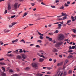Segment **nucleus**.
Masks as SVG:
<instances>
[{"mask_svg":"<svg viewBox=\"0 0 76 76\" xmlns=\"http://www.w3.org/2000/svg\"><path fill=\"white\" fill-rule=\"evenodd\" d=\"M6 13H7V10H5L4 12V14H6Z\"/></svg>","mask_w":76,"mask_h":76,"instance_id":"obj_37","label":"nucleus"},{"mask_svg":"<svg viewBox=\"0 0 76 76\" xmlns=\"http://www.w3.org/2000/svg\"><path fill=\"white\" fill-rule=\"evenodd\" d=\"M2 69V70H3V72H4L5 71H6V70L5 69V68L4 67H1Z\"/></svg>","mask_w":76,"mask_h":76,"instance_id":"obj_23","label":"nucleus"},{"mask_svg":"<svg viewBox=\"0 0 76 76\" xmlns=\"http://www.w3.org/2000/svg\"><path fill=\"white\" fill-rule=\"evenodd\" d=\"M49 35H54V33L53 32L50 33L49 34Z\"/></svg>","mask_w":76,"mask_h":76,"instance_id":"obj_29","label":"nucleus"},{"mask_svg":"<svg viewBox=\"0 0 76 76\" xmlns=\"http://www.w3.org/2000/svg\"><path fill=\"white\" fill-rule=\"evenodd\" d=\"M58 30H56L54 32V33L55 34H57V33H58Z\"/></svg>","mask_w":76,"mask_h":76,"instance_id":"obj_24","label":"nucleus"},{"mask_svg":"<svg viewBox=\"0 0 76 76\" xmlns=\"http://www.w3.org/2000/svg\"><path fill=\"white\" fill-rule=\"evenodd\" d=\"M29 69H30L29 67H27L24 68V70H29Z\"/></svg>","mask_w":76,"mask_h":76,"instance_id":"obj_18","label":"nucleus"},{"mask_svg":"<svg viewBox=\"0 0 76 76\" xmlns=\"http://www.w3.org/2000/svg\"><path fill=\"white\" fill-rule=\"evenodd\" d=\"M72 73V70H69L68 72L69 74H70V73Z\"/></svg>","mask_w":76,"mask_h":76,"instance_id":"obj_30","label":"nucleus"},{"mask_svg":"<svg viewBox=\"0 0 76 76\" xmlns=\"http://www.w3.org/2000/svg\"><path fill=\"white\" fill-rule=\"evenodd\" d=\"M52 51L55 53H57V52H58V50L56 48H54L53 49Z\"/></svg>","mask_w":76,"mask_h":76,"instance_id":"obj_7","label":"nucleus"},{"mask_svg":"<svg viewBox=\"0 0 76 76\" xmlns=\"http://www.w3.org/2000/svg\"><path fill=\"white\" fill-rule=\"evenodd\" d=\"M11 31V30H9L8 29L6 30V29H4L3 31V32H4V33H7L8 32H9L10 31Z\"/></svg>","mask_w":76,"mask_h":76,"instance_id":"obj_4","label":"nucleus"},{"mask_svg":"<svg viewBox=\"0 0 76 76\" xmlns=\"http://www.w3.org/2000/svg\"><path fill=\"white\" fill-rule=\"evenodd\" d=\"M66 75H67V73H66V72H64V73L63 74V76H66Z\"/></svg>","mask_w":76,"mask_h":76,"instance_id":"obj_32","label":"nucleus"},{"mask_svg":"<svg viewBox=\"0 0 76 76\" xmlns=\"http://www.w3.org/2000/svg\"><path fill=\"white\" fill-rule=\"evenodd\" d=\"M44 52L42 50H40L39 51V53H44Z\"/></svg>","mask_w":76,"mask_h":76,"instance_id":"obj_42","label":"nucleus"},{"mask_svg":"<svg viewBox=\"0 0 76 76\" xmlns=\"http://www.w3.org/2000/svg\"><path fill=\"white\" fill-rule=\"evenodd\" d=\"M31 4L32 6H34L35 5V4H34V3H31Z\"/></svg>","mask_w":76,"mask_h":76,"instance_id":"obj_51","label":"nucleus"},{"mask_svg":"<svg viewBox=\"0 0 76 76\" xmlns=\"http://www.w3.org/2000/svg\"><path fill=\"white\" fill-rule=\"evenodd\" d=\"M8 45V44L7 43L5 44H4V46H6V45Z\"/></svg>","mask_w":76,"mask_h":76,"instance_id":"obj_58","label":"nucleus"},{"mask_svg":"<svg viewBox=\"0 0 76 76\" xmlns=\"http://www.w3.org/2000/svg\"><path fill=\"white\" fill-rule=\"evenodd\" d=\"M17 58L18 60H21L22 58V56L19 55L17 56Z\"/></svg>","mask_w":76,"mask_h":76,"instance_id":"obj_5","label":"nucleus"},{"mask_svg":"<svg viewBox=\"0 0 76 76\" xmlns=\"http://www.w3.org/2000/svg\"><path fill=\"white\" fill-rule=\"evenodd\" d=\"M25 75H26L27 76H30V74H25Z\"/></svg>","mask_w":76,"mask_h":76,"instance_id":"obj_56","label":"nucleus"},{"mask_svg":"<svg viewBox=\"0 0 76 76\" xmlns=\"http://www.w3.org/2000/svg\"><path fill=\"white\" fill-rule=\"evenodd\" d=\"M74 33H76V29L75 28H72L71 29Z\"/></svg>","mask_w":76,"mask_h":76,"instance_id":"obj_14","label":"nucleus"},{"mask_svg":"<svg viewBox=\"0 0 76 76\" xmlns=\"http://www.w3.org/2000/svg\"><path fill=\"white\" fill-rule=\"evenodd\" d=\"M39 56L41 57H43V58H45V57L42 55H39Z\"/></svg>","mask_w":76,"mask_h":76,"instance_id":"obj_27","label":"nucleus"},{"mask_svg":"<svg viewBox=\"0 0 76 76\" xmlns=\"http://www.w3.org/2000/svg\"><path fill=\"white\" fill-rule=\"evenodd\" d=\"M22 49H21L19 51L20 53H22Z\"/></svg>","mask_w":76,"mask_h":76,"instance_id":"obj_53","label":"nucleus"},{"mask_svg":"<svg viewBox=\"0 0 76 76\" xmlns=\"http://www.w3.org/2000/svg\"><path fill=\"white\" fill-rule=\"evenodd\" d=\"M71 20H68L67 21V22L66 23V24H68V23H70L71 22Z\"/></svg>","mask_w":76,"mask_h":76,"instance_id":"obj_25","label":"nucleus"},{"mask_svg":"<svg viewBox=\"0 0 76 76\" xmlns=\"http://www.w3.org/2000/svg\"><path fill=\"white\" fill-rule=\"evenodd\" d=\"M22 58H23V59H25L26 58V55L25 54L22 55Z\"/></svg>","mask_w":76,"mask_h":76,"instance_id":"obj_15","label":"nucleus"},{"mask_svg":"<svg viewBox=\"0 0 76 76\" xmlns=\"http://www.w3.org/2000/svg\"><path fill=\"white\" fill-rule=\"evenodd\" d=\"M38 66V62H36L32 64V66L34 67H37Z\"/></svg>","mask_w":76,"mask_h":76,"instance_id":"obj_3","label":"nucleus"},{"mask_svg":"<svg viewBox=\"0 0 76 76\" xmlns=\"http://www.w3.org/2000/svg\"><path fill=\"white\" fill-rule=\"evenodd\" d=\"M13 70L12 69H10L9 71V72H10V73H13Z\"/></svg>","mask_w":76,"mask_h":76,"instance_id":"obj_28","label":"nucleus"},{"mask_svg":"<svg viewBox=\"0 0 76 76\" xmlns=\"http://www.w3.org/2000/svg\"><path fill=\"white\" fill-rule=\"evenodd\" d=\"M16 23H17V22L12 23V25H13V26L14 25H16Z\"/></svg>","mask_w":76,"mask_h":76,"instance_id":"obj_31","label":"nucleus"},{"mask_svg":"<svg viewBox=\"0 0 76 76\" xmlns=\"http://www.w3.org/2000/svg\"><path fill=\"white\" fill-rule=\"evenodd\" d=\"M59 9H64V6H62L61 7H60Z\"/></svg>","mask_w":76,"mask_h":76,"instance_id":"obj_33","label":"nucleus"},{"mask_svg":"<svg viewBox=\"0 0 76 76\" xmlns=\"http://www.w3.org/2000/svg\"><path fill=\"white\" fill-rule=\"evenodd\" d=\"M40 74V73H37L36 74V76H39Z\"/></svg>","mask_w":76,"mask_h":76,"instance_id":"obj_50","label":"nucleus"},{"mask_svg":"<svg viewBox=\"0 0 76 76\" xmlns=\"http://www.w3.org/2000/svg\"><path fill=\"white\" fill-rule=\"evenodd\" d=\"M68 60H65L64 64H66L68 63Z\"/></svg>","mask_w":76,"mask_h":76,"instance_id":"obj_26","label":"nucleus"},{"mask_svg":"<svg viewBox=\"0 0 76 76\" xmlns=\"http://www.w3.org/2000/svg\"><path fill=\"white\" fill-rule=\"evenodd\" d=\"M12 76H19V75L18 74H13L12 75Z\"/></svg>","mask_w":76,"mask_h":76,"instance_id":"obj_19","label":"nucleus"},{"mask_svg":"<svg viewBox=\"0 0 76 76\" xmlns=\"http://www.w3.org/2000/svg\"><path fill=\"white\" fill-rule=\"evenodd\" d=\"M43 75L42 74L40 73L39 76H42Z\"/></svg>","mask_w":76,"mask_h":76,"instance_id":"obj_64","label":"nucleus"},{"mask_svg":"<svg viewBox=\"0 0 76 76\" xmlns=\"http://www.w3.org/2000/svg\"><path fill=\"white\" fill-rule=\"evenodd\" d=\"M1 76H6V74L3 72H2L1 73Z\"/></svg>","mask_w":76,"mask_h":76,"instance_id":"obj_12","label":"nucleus"},{"mask_svg":"<svg viewBox=\"0 0 76 76\" xmlns=\"http://www.w3.org/2000/svg\"><path fill=\"white\" fill-rule=\"evenodd\" d=\"M18 41V39H17L15 40H14L12 41V43H14V42H17Z\"/></svg>","mask_w":76,"mask_h":76,"instance_id":"obj_13","label":"nucleus"},{"mask_svg":"<svg viewBox=\"0 0 76 76\" xmlns=\"http://www.w3.org/2000/svg\"><path fill=\"white\" fill-rule=\"evenodd\" d=\"M63 18L64 19H67V16H66L63 17Z\"/></svg>","mask_w":76,"mask_h":76,"instance_id":"obj_40","label":"nucleus"},{"mask_svg":"<svg viewBox=\"0 0 76 76\" xmlns=\"http://www.w3.org/2000/svg\"><path fill=\"white\" fill-rule=\"evenodd\" d=\"M45 76H51V75H45Z\"/></svg>","mask_w":76,"mask_h":76,"instance_id":"obj_62","label":"nucleus"},{"mask_svg":"<svg viewBox=\"0 0 76 76\" xmlns=\"http://www.w3.org/2000/svg\"><path fill=\"white\" fill-rule=\"evenodd\" d=\"M49 40L50 41H52L53 40V39L50 37Z\"/></svg>","mask_w":76,"mask_h":76,"instance_id":"obj_35","label":"nucleus"},{"mask_svg":"<svg viewBox=\"0 0 76 76\" xmlns=\"http://www.w3.org/2000/svg\"><path fill=\"white\" fill-rule=\"evenodd\" d=\"M24 15V16H26L27 15V12H25L24 14H23Z\"/></svg>","mask_w":76,"mask_h":76,"instance_id":"obj_38","label":"nucleus"},{"mask_svg":"<svg viewBox=\"0 0 76 76\" xmlns=\"http://www.w3.org/2000/svg\"><path fill=\"white\" fill-rule=\"evenodd\" d=\"M63 62H61L60 63H58L57 64V66H61V65H63Z\"/></svg>","mask_w":76,"mask_h":76,"instance_id":"obj_9","label":"nucleus"},{"mask_svg":"<svg viewBox=\"0 0 76 76\" xmlns=\"http://www.w3.org/2000/svg\"><path fill=\"white\" fill-rule=\"evenodd\" d=\"M36 48H40V46H39L38 45H37L36 46Z\"/></svg>","mask_w":76,"mask_h":76,"instance_id":"obj_44","label":"nucleus"},{"mask_svg":"<svg viewBox=\"0 0 76 76\" xmlns=\"http://www.w3.org/2000/svg\"><path fill=\"white\" fill-rule=\"evenodd\" d=\"M65 38V36L63 34H59L58 35L57 37V39L60 41H63L64 40V39Z\"/></svg>","mask_w":76,"mask_h":76,"instance_id":"obj_1","label":"nucleus"},{"mask_svg":"<svg viewBox=\"0 0 76 76\" xmlns=\"http://www.w3.org/2000/svg\"><path fill=\"white\" fill-rule=\"evenodd\" d=\"M21 34V33H20L18 34V35L17 36V37H19V35H20V34Z\"/></svg>","mask_w":76,"mask_h":76,"instance_id":"obj_59","label":"nucleus"},{"mask_svg":"<svg viewBox=\"0 0 76 76\" xmlns=\"http://www.w3.org/2000/svg\"><path fill=\"white\" fill-rule=\"evenodd\" d=\"M73 52V50H69L68 51V53H72Z\"/></svg>","mask_w":76,"mask_h":76,"instance_id":"obj_45","label":"nucleus"},{"mask_svg":"<svg viewBox=\"0 0 76 76\" xmlns=\"http://www.w3.org/2000/svg\"><path fill=\"white\" fill-rule=\"evenodd\" d=\"M64 22L63 21H62V22H57L55 23H54V25H56V24H58L59 23H61V24L62 25H63V23H64Z\"/></svg>","mask_w":76,"mask_h":76,"instance_id":"obj_8","label":"nucleus"},{"mask_svg":"<svg viewBox=\"0 0 76 76\" xmlns=\"http://www.w3.org/2000/svg\"><path fill=\"white\" fill-rule=\"evenodd\" d=\"M18 51H19V50H16L15 51H14V52L17 54H19L18 53Z\"/></svg>","mask_w":76,"mask_h":76,"instance_id":"obj_22","label":"nucleus"},{"mask_svg":"<svg viewBox=\"0 0 76 76\" xmlns=\"http://www.w3.org/2000/svg\"><path fill=\"white\" fill-rule=\"evenodd\" d=\"M50 7H52V8H53V9H54V8H56V7L54 6L51 5L50 6Z\"/></svg>","mask_w":76,"mask_h":76,"instance_id":"obj_36","label":"nucleus"},{"mask_svg":"<svg viewBox=\"0 0 76 76\" xmlns=\"http://www.w3.org/2000/svg\"><path fill=\"white\" fill-rule=\"evenodd\" d=\"M0 64L3 66H5V65H6V63L4 62H0Z\"/></svg>","mask_w":76,"mask_h":76,"instance_id":"obj_16","label":"nucleus"},{"mask_svg":"<svg viewBox=\"0 0 76 76\" xmlns=\"http://www.w3.org/2000/svg\"><path fill=\"white\" fill-rule=\"evenodd\" d=\"M52 42L53 43H56V42L55 40H53L52 41Z\"/></svg>","mask_w":76,"mask_h":76,"instance_id":"obj_39","label":"nucleus"},{"mask_svg":"<svg viewBox=\"0 0 76 76\" xmlns=\"http://www.w3.org/2000/svg\"><path fill=\"white\" fill-rule=\"evenodd\" d=\"M61 14L62 16H66V14L64 13L63 12H62Z\"/></svg>","mask_w":76,"mask_h":76,"instance_id":"obj_43","label":"nucleus"},{"mask_svg":"<svg viewBox=\"0 0 76 76\" xmlns=\"http://www.w3.org/2000/svg\"><path fill=\"white\" fill-rule=\"evenodd\" d=\"M64 6H66V7H67V6H69V5L67 4V3H66L64 4Z\"/></svg>","mask_w":76,"mask_h":76,"instance_id":"obj_34","label":"nucleus"},{"mask_svg":"<svg viewBox=\"0 0 76 76\" xmlns=\"http://www.w3.org/2000/svg\"><path fill=\"white\" fill-rule=\"evenodd\" d=\"M18 3H16L12 7L13 10H16L18 9Z\"/></svg>","mask_w":76,"mask_h":76,"instance_id":"obj_2","label":"nucleus"},{"mask_svg":"<svg viewBox=\"0 0 76 76\" xmlns=\"http://www.w3.org/2000/svg\"><path fill=\"white\" fill-rule=\"evenodd\" d=\"M38 33L39 35H41V33H40L39 32H38Z\"/></svg>","mask_w":76,"mask_h":76,"instance_id":"obj_57","label":"nucleus"},{"mask_svg":"<svg viewBox=\"0 0 76 76\" xmlns=\"http://www.w3.org/2000/svg\"><path fill=\"white\" fill-rule=\"evenodd\" d=\"M49 61H52V59L51 58H50L49 60Z\"/></svg>","mask_w":76,"mask_h":76,"instance_id":"obj_60","label":"nucleus"},{"mask_svg":"<svg viewBox=\"0 0 76 76\" xmlns=\"http://www.w3.org/2000/svg\"><path fill=\"white\" fill-rule=\"evenodd\" d=\"M44 60V58H40L39 59V61L40 62H43V61Z\"/></svg>","mask_w":76,"mask_h":76,"instance_id":"obj_10","label":"nucleus"},{"mask_svg":"<svg viewBox=\"0 0 76 76\" xmlns=\"http://www.w3.org/2000/svg\"><path fill=\"white\" fill-rule=\"evenodd\" d=\"M12 53V51H10L8 52L7 54H9V53Z\"/></svg>","mask_w":76,"mask_h":76,"instance_id":"obj_63","label":"nucleus"},{"mask_svg":"<svg viewBox=\"0 0 76 76\" xmlns=\"http://www.w3.org/2000/svg\"><path fill=\"white\" fill-rule=\"evenodd\" d=\"M7 9L8 10H11V6H10V4H8Z\"/></svg>","mask_w":76,"mask_h":76,"instance_id":"obj_11","label":"nucleus"},{"mask_svg":"<svg viewBox=\"0 0 76 76\" xmlns=\"http://www.w3.org/2000/svg\"><path fill=\"white\" fill-rule=\"evenodd\" d=\"M58 27L57 28V29H60L61 28V26L62 25H61V24H59L58 25Z\"/></svg>","mask_w":76,"mask_h":76,"instance_id":"obj_6","label":"nucleus"},{"mask_svg":"<svg viewBox=\"0 0 76 76\" xmlns=\"http://www.w3.org/2000/svg\"><path fill=\"white\" fill-rule=\"evenodd\" d=\"M74 70H76V66H75L74 67Z\"/></svg>","mask_w":76,"mask_h":76,"instance_id":"obj_52","label":"nucleus"},{"mask_svg":"<svg viewBox=\"0 0 76 76\" xmlns=\"http://www.w3.org/2000/svg\"><path fill=\"white\" fill-rule=\"evenodd\" d=\"M43 35H44V34H42L40 36V38L41 39H43V37H42Z\"/></svg>","mask_w":76,"mask_h":76,"instance_id":"obj_17","label":"nucleus"},{"mask_svg":"<svg viewBox=\"0 0 76 76\" xmlns=\"http://www.w3.org/2000/svg\"><path fill=\"white\" fill-rule=\"evenodd\" d=\"M73 56L72 55H69L67 57V58L69 59L72 58V57H73Z\"/></svg>","mask_w":76,"mask_h":76,"instance_id":"obj_20","label":"nucleus"},{"mask_svg":"<svg viewBox=\"0 0 76 76\" xmlns=\"http://www.w3.org/2000/svg\"><path fill=\"white\" fill-rule=\"evenodd\" d=\"M37 42H39V43H41V42H42V41L41 40H38L37 41Z\"/></svg>","mask_w":76,"mask_h":76,"instance_id":"obj_41","label":"nucleus"},{"mask_svg":"<svg viewBox=\"0 0 76 76\" xmlns=\"http://www.w3.org/2000/svg\"><path fill=\"white\" fill-rule=\"evenodd\" d=\"M47 69H48V70H50V67H47Z\"/></svg>","mask_w":76,"mask_h":76,"instance_id":"obj_61","label":"nucleus"},{"mask_svg":"<svg viewBox=\"0 0 76 76\" xmlns=\"http://www.w3.org/2000/svg\"><path fill=\"white\" fill-rule=\"evenodd\" d=\"M51 72H47V74H51Z\"/></svg>","mask_w":76,"mask_h":76,"instance_id":"obj_49","label":"nucleus"},{"mask_svg":"<svg viewBox=\"0 0 76 76\" xmlns=\"http://www.w3.org/2000/svg\"><path fill=\"white\" fill-rule=\"evenodd\" d=\"M45 19V18H38V20H40V19Z\"/></svg>","mask_w":76,"mask_h":76,"instance_id":"obj_47","label":"nucleus"},{"mask_svg":"<svg viewBox=\"0 0 76 76\" xmlns=\"http://www.w3.org/2000/svg\"><path fill=\"white\" fill-rule=\"evenodd\" d=\"M71 18H72V22H74V21H75V20H76L75 18L73 16H72L71 17Z\"/></svg>","mask_w":76,"mask_h":76,"instance_id":"obj_21","label":"nucleus"},{"mask_svg":"<svg viewBox=\"0 0 76 76\" xmlns=\"http://www.w3.org/2000/svg\"><path fill=\"white\" fill-rule=\"evenodd\" d=\"M15 16H16V15H15L12 16H11V18L12 19H13V18H15Z\"/></svg>","mask_w":76,"mask_h":76,"instance_id":"obj_46","label":"nucleus"},{"mask_svg":"<svg viewBox=\"0 0 76 76\" xmlns=\"http://www.w3.org/2000/svg\"><path fill=\"white\" fill-rule=\"evenodd\" d=\"M12 27H13V25H12H12H10L9 26V27L10 28H12Z\"/></svg>","mask_w":76,"mask_h":76,"instance_id":"obj_48","label":"nucleus"},{"mask_svg":"<svg viewBox=\"0 0 76 76\" xmlns=\"http://www.w3.org/2000/svg\"><path fill=\"white\" fill-rule=\"evenodd\" d=\"M4 60V58H2L0 59V61H1V60Z\"/></svg>","mask_w":76,"mask_h":76,"instance_id":"obj_55","label":"nucleus"},{"mask_svg":"<svg viewBox=\"0 0 76 76\" xmlns=\"http://www.w3.org/2000/svg\"><path fill=\"white\" fill-rule=\"evenodd\" d=\"M69 50H72V46H69Z\"/></svg>","mask_w":76,"mask_h":76,"instance_id":"obj_54","label":"nucleus"}]
</instances>
